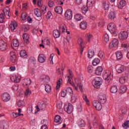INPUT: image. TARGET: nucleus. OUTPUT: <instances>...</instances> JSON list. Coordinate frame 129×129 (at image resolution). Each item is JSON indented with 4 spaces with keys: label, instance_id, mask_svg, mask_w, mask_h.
<instances>
[{
    "label": "nucleus",
    "instance_id": "nucleus-38",
    "mask_svg": "<svg viewBox=\"0 0 129 129\" xmlns=\"http://www.w3.org/2000/svg\"><path fill=\"white\" fill-rule=\"evenodd\" d=\"M66 92L68 94H73V90L71 87H68L65 90Z\"/></svg>",
    "mask_w": 129,
    "mask_h": 129
},
{
    "label": "nucleus",
    "instance_id": "nucleus-61",
    "mask_svg": "<svg viewBox=\"0 0 129 129\" xmlns=\"http://www.w3.org/2000/svg\"><path fill=\"white\" fill-rule=\"evenodd\" d=\"M87 37H88V42H90V40L91 39H92V35L90 33L87 34Z\"/></svg>",
    "mask_w": 129,
    "mask_h": 129
},
{
    "label": "nucleus",
    "instance_id": "nucleus-62",
    "mask_svg": "<svg viewBox=\"0 0 129 129\" xmlns=\"http://www.w3.org/2000/svg\"><path fill=\"white\" fill-rule=\"evenodd\" d=\"M52 16V13H51V12L48 11L47 12V15H46V19L47 20H49V19H50V18H51V16Z\"/></svg>",
    "mask_w": 129,
    "mask_h": 129
},
{
    "label": "nucleus",
    "instance_id": "nucleus-29",
    "mask_svg": "<svg viewBox=\"0 0 129 129\" xmlns=\"http://www.w3.org/2000/svg\"><path fill=\"white\" fill-rule=\"evenodd\" d=\"M125 6V1L121 0L118 5L119 9H122Z\"/></svg>",
    "mask_w": 129,
    "mask_h": 129
},
{
    "label": "nucleus",
    "instance_id": "nucleus-39",
    "mask_svg": "<svg viewBox=\"0 0 129 129\" xmlns=\"http://www.w3.org/2000/svg\"><path fill=\"white\" fill-rule=\"evenodd\" d=\"M99 62H100V60L98 58H96L93 60L92 64L94 66H96L97 64H99Z\"/></svg>",
    "mask_w": 129,
    "mask_h": 129
},
{
    "label": "nucleus",
    "instance_id": "nucleus-48",
    "mask_svg": "<svg viewBox=\"0 0 129 129\" xmlns=\"http://www.w3.org/2000/svg\"><path fill=\"white\" fill-rule=\"evenodd\" d=\"M104 40L106 43H107V42H108V41H109V36H108V34H105L104 36Z\"/></svg>",
    "mask_w": 129,
    "mask_h": 129
},
{
    "label": "nucleus",
    "instance_id": "nucleus-31",
    "mask_svg": "<svg viewBox=\"0 0 129 129\" xmlns=\"http://www.w3.org/2000/svg\"><path fill=\"white\" fill-rule=\"evenodd\" d=\"M116 56L117 60H120V59L122 58V54L121 53V51H117L116 52Z\"/></svg>",
    "mask_w": 129,
    "mask_h": 129
},
{
    "label": "nucleus",
    "instance_id": "nucleus-44",
    "mask_svg": "<svg viewBox=\"0 0 129 129\" xmlns=\"http://www.w3.org/2000/svg\"><path fill=\"white\" fill-rule=\"evenodd\" d=\"M13 46L14 47H19V46H20V43L18 39H14L13 40Z\"/></svg>",
    "mask_w": 129,
    "mask_h": 129
},
{
    "label": "nucleus",
    "instance_id": "nucleus-14",
    "mask_svg": "<svg viewBox=\"0 0 129 129\" xmlns=\"http://www.w3.org/2000/svg\"><path fill=\"white\" fill-rule=\"evenodd\" d=\"M64 110L67 113H71L73 111V106L71 104H69L68 106L64 107Z\"/></svg>",
    "mask_w": 129,
    "mask_h": 129
},
{
    "label": "nucleus",
    "instance_id": "nucleus-6",
    "mask_svg": "<svg viewBox=\"0 0 129 129\" xmlns=\"http://www.w3.org/2000/svg\"><path fill=\"white\" fill-rule=\"evenodd\" d=\"M118 46V40L114 39L110 43L109 47L110 48H116Z\"/></svg>",
    "mask_w": 129,
    "mask_h": 129
},
{
    "label": "nucleus",
    "instance_id": "nucleus-34",
    "mask_svg": "<svg viewBox=\"0 0 129 129\" xmlns=\"http://www.w3.org/2000/svg\"><path fill=\"white\" fill-rule=\"evenodd\" d=\"M75 19L77 22H78L79 21H81V20L83 19V17H82L81 14H76L75 16Z\"/></svg>",
    "mask_w": 129,
    "mask_h": 129
},
{
    "label": "nucleus",
    "instance_id": "nucleus-15",
    "mask_svg": "<svg viewBox=\"0 0 129 129\" xmlns=\"http://www.w3.org/2000/svg\"><path fill=\"white\" fill-rule=\"evenodd\" d=\"M116 70L117 73H122L124 71V67L120 64L116 66Z\"/></svg>",
    "mask_w": 129,
    "mask_h": 129
},
{
    "label": "nucleus",
    "instance_id": "nucleus-17",
    "mask_svg": "<svg viewBox=\"0 0 129 129\" xmlns=\"http://www.w3.org/2000/svg\"><path fill=\"white\" fill-rule=\"evenodd\" d=\"M18 27V24L16 21H12L9 25V28L11 29L12 32L16 30V28Z\"/></svg>",
    "mask_w": 129,
    "mask_h": 129
},
{
    "label": "nucleus",
    "instance_id": "nucleus-60",
    "mask_svg": "<svg viewBox=\"0 0 129 129\" xmlns=\"http://www.w3.org/2000/svg\"><path fill=\"white\" fill-rule=\"evenodd\" d=\"M0 127L1 129L5 128V121H0Z\"/></svg>",
    "mask_w": 129,
    "mask_h": 129
},
{
    "label": "nucleus",
    "instance_id": "nucleus-8",
    "mask_svg": "<svg viewBox=\"0 0 129 129\" xmlns=\"http://www.w3.org/2000/svg\"><path fill=\"white\" fill-rule=\"evenodd\" d=\"M8 49V44L4 40L0 41V50L6 51Z\"/></svg>",
    "mask_w": 129,
    "mask_h": 129
},
{
    "label": "nucleus",
    "instance_id": "nucleus-26",
    "mask_svg": "<svg viewBox=\"0 0 129 129\" xmlns=\"http://www.w3.org/2000/svg\"><path fill=\"white\" fill-rule=\"evenodd\" d=\"M34 14L35 16L38 17V18L42 16V13H41V10L38 9H34Z\"/></svg>",
    "mask_w": 129,
    "mask_h": 129
},
{
    "label": "nucleus",
    "instance_id": "nucleus-10",
    "mask_svg": "<svg viewBox=\"0 0 129 129\" xmlns=\"http://www.w3.org/2000/svg\"><path fill=\"white\" fill-rule=\"evenodd\" d=\"M10 61L12 63H17V55L14 52H10Z\"/></svg>",
    "mask_w": 129,
    "mask_h": 129
},
{
    "label": "nucleus",
    "instance_id": "nucleus-12",
    "mask_svg": "<svg viewBox=\"0 0 129 129\" xmlns=\"http://www.w3.org/2000/svg\"><path fill=\"white\" fill-rule=\"evenodd\" d=\"M78 43L80 46V53L81 54H82V53H83V50H84V48H83V46H84V44H83V39L82 38H79L78 40Z\"/></svg>",
    "mask_w": 129,
    "mask_h": 129
},
{
    "label": "nucleus",
    "instance_id": "nucleus-18",
    "mask_svg": "<svg viewBox=\"0 0 129 129\" xmlns=\"http://www.w3.org/2000/svg\"><path fill=\"white\" fill-rule=\"evenodd\" d=\"M11 80L15 83H19L21 81V77L15 76L11 78Z\"/></svg>",
    "mask_w": 129,
    "mask_h": 129
},
{
    "label": "nucleus",
    "instance_id": "nucleus-49",
    "mask_svg": "<svg viewBox=\"0 0 129 129\" xmlns=\"http://www.w3.org/2000/svg\"><path fill=\"white\" fill-rule=\"evenodd\" d=\"M83 98L84 100H85V101H86L87 104L88 105H89V100H88V99H87V96H86V95H83Z\"/></svg>",
    "mask_w": 129,
    "mask_h": 129
},
{
    "label": "nucleus",
    "instance_id": "nucleus-46",
    "mask_svg": "<svg viewBox=\"0 0 129 129\" xmlns=\"http://www.w3.org/2000/svg\"><path fill=\"white\" fill-rule=\"evenodd\" d=\"M126 80V79H125V77H122L120 78L119 82L121 83V84H124V83H125Z\"/></svg>",
    "mask_w": 129,
    "mask_h": 129
},
{
    "label": "nucleus",
    "instance_id": "nucleus-30",
    "mask_svg": "<svg viewBox=\"0 0 129 129\" xmlns=\"http://www.w3.org/2000/svg\"><path fill=\"white\" fill-rule=\"evenodd\" d=\"M20 54L22 58H27L28 57V54H27V52H26L25 50H21Z\"/></svg>",
    "mask_w": 129,
    "mask_h": 129
},
{
    "label": "nucleus",
    "instance_id": "nucleus-21",
    "mask_svg": "<svg viewBox=\"0 0 129 129\" xmlns=\"http://www.w3.org/2000/svg\"><path fill=\"white\" fill-rule=\"evenodd\" d=\"M53 35L55 39L59 38L60 36V31L57 29L53 30Z\"/></svg>",
    "mask_w": 129,
    "mask_h": 129
},
{
    "label": "nucleus",
    "instance_id": "nucleus-59",
    "mask_svg": "<svg viewBox=\"0 0 129 129\" xmlns=\"http://www.w3.org/2000/svg\"><path fill=\"white\" fill-rule=\"evenodd\" d=\"M77 99V97H76V96H72L71 102H72V103H74L76 102Z\"/></svg>",
    "mask_w": 129,
    "mask_h": 129
},
{
    "label": "nucleus",
    "instance_id": "nucleus-57",
    "mask_svg": "<svg viewBox=\"0 0 129 129\" xmlns=\"http://www.w3.org/2000/svg\"><path fill=\"white\" fill-rule=\"evenodd\" d=\"M13 115L14 117L16 118V117H18V116H21V115H24V114L18 113H13Z\"/></svg>",
    "mask_w": 129,
    "mask_h": 129
},
{
    "label": "nucleus",
    "instance_id": "nucleus-4",
    "mask_svg": "<svg viewBox=\"0 0 129 129\" xmlns=\"http://www.w3.org/2000/svg\"><path fill=\"white\" fill-rule=\"evenodd\" d=\"M68 71H69L70 76L68 77V83H70L71 85H72L73 86L75 87V85L74 84V83H73V80H72V78H73V76H72V74H73V73L70 70H69Z\"/></svg>",
    "mask_w": 129,
    "mask_h": 129
},
{
    "label": "nucleus",
    "instance_id": "nucleus-54",
    "mask_svg": "<svg viewBox=\"0 0 129 129\" xmlns=\"http://www.w3.org/2000/svg\"><path fill=\"white\" fill-rule=\"evenodd\" d=\"M98 56L101 58V59H104V53L100 52L98 53Z\"/></svg>",
    "mask_w": 129,
    "mask_h": 129
},
{
    "label": "nucleus",
    "instance_id": "nucleus-47",
    "mask_svg": "<svg viewBox=\"0 0 129 129\" xmlns=\"http://www.w3.org/2000/svg\"><path fill=\"white\" fill-rule=\"evenodd\" d=\"M121 47L122 48H124L127 51L129 50V44H125V43H122Z\"/></svg>",
    "mask_w": 129,
    "mask_h": 129
},
{
    "label": "nucleus",
    "instance_id": "nucleus-40",
    "mask_svg": "<svg viewBox=\"0 0 129 129\" xmlns=\"http://www.w3.org/2000/svg\"><path fill=\"white\" fill-rule=\"evenodd\" d=\"M126 90H127V88L125 86L120 87V93H124V92H126Z\"/></svg>",
    "mask_w": 129,
    "mask_h": 129
},
{
    "label": "nucleus",
    "instance_id": "nucleus-25",
    "mask_svg": "<svg viewBox=\"0 0 129 129\" xmlns=\"http://www.w3.org/2000/svg\"><path fill=\"white\" fill-rule=\"evenodd\" d=\"M80 27L82 30H85L87 28V22L83 21L80 23Z\"/></svg>",
    "mask_w": 129,
    "mask_h": 129
},
{
    "label": "nucleus",
    "instance_id": "nucleus-5",
    "mask_svg": "<svg viewBox=\"0 0 129 129\" xmlns=\"http://www.w3.org/2000/svg\"><path fill=\"white\" fill-rule=\"evenodd\" d=\"M128 37V33L126 31L121 32L119 34V39L120 40H126Z\"/></svg>",
    "mask_w": 129,
    "mask_h": 129
},
{
    "label": "nucleus",
    "instance_id": "nucleus-53",
    "mask_svg": "<svg viewBox=\"0 0 129 129\" xmlns=\"http://www.w3.org/2000/svg\"><path fill=\"white\" fill-rule=\"evenodd\" d=\"M5 22V17H4V14L1 13L0 14V23H4Z\"/></svg>",
    "mask_w": 129,
    "mask_h": 129
},
{
    "label": "nucleus",
    "instance_id": "nucleus-11",
    "mask_svg": "<svg viewBox=\"0 0 129 129\" xmlns=\"http://www.w3.org/2000/svg\"><path fill=\"white\" fill-rule=\"evenodd\" d=\"M98 102L102 103V104H104V103H105V102H106L105 95L103 94L99 95L98 96Z\"/></svg>",
    "mask_w": 129,
    "mask_h": 129
},
{
    "label": "nucleus",
    "instance_id": "nucleus-63",
    "mask_svg": "<svg viewBox=\"0 0 129 129\" xmlns=\"http://www.w3.org/2000/svg\"><path fill=\"white\" fill-rule=\"evenodd\" d=\"M53 5H54V2L50 0L49 1L48 3V5L50 7V8H52Z\"/></svg>",
    "mask_w": 129,
    "mask_h": 129
},
{
    "label": "nucleus",
    "instance_id": "nucleus-64",
    "mask_svg": "<svg viewBox=\"0 0 129 129\" xmlns=\"http://www.w3.org/2000/svg\"><path fill=\"white\" fill-rule=\"evenodd\" d=\"M123 127H124L125 126H129V121H126L122 124Z\"/></svg>",
    "mask_w": 129,
    "mask_h": 129
},
{
    "label": "nucleus",
    "instance_id": "nucleus-55",
    "mask_svg": "<svg viewBox=\"0 0 129 129\" xmlns=\"http://www.w3.org/2000/svg\"><path fill=\"white\" fill-rule=\"evenodd\" d=\"M10 8L9 7H6V8H5L3 10V13L4 14V15H6V13L8 12V13H10Z\"/></svg>",
    "mask_w": 129,
    "mask_h": 129
},
{
    "label": "nucleus",
    "instance_id": "nucleus-22",
    "mask_svg": "<svg viewBox=\"0 0 129 129\" xmlns=\"http://www.w3.org/2000/svg\"><path fill=\"white\" fill-rule=\"evenodd\" d=\"M54 11L57 14H61L63 12V9H62V7L61 6H57L54 8Z\"/></svg>",
    "mask_w": 129,
    "mask_h": 129
},
{
    "label": "nucleus",
    "instance_id": "nucleus-41",
    "mask_svg": "<svg viewBox=\"0 0 129 129\" xmlns=\"http://www.w3.org/2000/svg\"><path fill=\"white\" fill-rule=\"evenodd\" d=\"M61 81H62L61 79H59L56 84V86L55 87V89L56 90H58V89H59L61 86Z\"/></svg>",
    "mask_w": 129,
    "mask_h": 129
},
{
    "label": "nucleus",
    "instance_id": "nucleus-3",
    "mask_svg": "<svg viewBox=\"0 0 129 129\" xmlns=\"http://www.w3.org/2000/svg\"><path fill=\"white\" fill-rule=\"evenodd\" d=\"M101 103L97 100H94L93 102V105L95 107L97 110H101L102 108V106L101 105Z\"/></svg>",
    "mask_w": 129,
    "mask_h": 129
},
{
    "label": "nucleus",
    "instance_id": "nucleus-50",
    "mask_svg": "<svg viewBox=\"0 0 129 129\" xmlns=\"http://www.w3.org/2000/svg\"><path fill=\"white\" fill-rule=\"evenodd\" d=\"M27 18V13H23L21 15V19H22V21H26Z\"/></svg>",
    "mask_w": 129,
    "mask_h": 129
},
{
    "label": "nucleus",
    "instance_id": "nucleus-36",
    "mask_svg": "<svg viewBox=\"0 0 129 129\" xmlns=\"http://www.w3.org/2000/svg\"><path fill=\"white\" fill-rule=\"evenodd\" d=\"M78 124L79 127H83L85 125V121L82 119L78 122Z\"/></svg>",
    "mask_w": 129,
    "mask_h": 129
},
{
    "label": "nucleus",
    "instance_id": "nucleus-19",
    "mask_svg": "<svg viewBox=\"0 0 129 129\" xmlns=\"http://www.w3.org/2000/svg\"><path fill=\"white\" fill-rule=\"evenodd\" d=\"M102 71H103V69L102 67H98L96 69V72L95 73V74L96 75H101V73H102Z\"/></svg>",
    "mask_w": 129,
    "mask_h": 129
},
{
    "label": "nucleus",
    "instance_id": "nucleus-16",
    "mask_svg": "<svg viewBox=\"0 0 129 129\" xmlns=\"http://www.w3.org/2000/svg\"><path fill=\"white\" fill-rule=\"evenodd\" d=\"M40 79L42 81H43V82H45V83H48L50 82V78H49V76L45 75L41 76L40 77Z\"/></svg>",
    "mask_w": 129,
    "mask_h": 129
},
{
    "label": "nucleus",
    "instance_id": "nucleus-33",
    "mask_svg": "<svg viewBox=\"0 0 129 129\" xmlns=\"http://www.w3.org/2000/svg\"><path fill=\"white\" fill-rule=\"evenodd\" d=\"M110 91L111 93H116L117 92V87L116 86H112L111 87Z\"/></svg>",
    "mask_w": 129,
    "mask_h": 129
},
{
    "label": "nucleus",
    "instance_id": "nucleus-23",
    "mask_svg": "<svg viewBox=\"0 0 129 129\" xmlns=\"http://www.w3.org/2000/svg\"><path fill=\"white\" fill-rule=\"evenodd\" d=\"M115 18H116L115 12L112 11L110 12L109 14V19H110V20H114Z\"/></svg>",
    "mask_w": 129,
    "mask_h": 129
},
{
    "label": "nucleus",
    "instance_id": "nucleus-1",
    "mask_svg": "<svg viewBox=\"0 0 129 129\" xmlns=\"http://www.w3.org/2000/svg\"><path fill=\"white\" fill-rule=\"evenodd\" d=\"M94 87L98 89L100 87V86L102 84V79L100 77H97L95 79V82L94 83Z\"/></svg>",
    "mask_w": 129,
    "mask_h": 129
},
{
    "label": "nucleus",
    "instance_id": "nucleus-58",
    "mask_svg": "<svg viewBox=\"0 0 129 129\" xmlns=\"http://www.w3.org/2000/svg\"><path fill=\"white\" fill-rule=\"evenodd\" d=\"M17 105L19 107H21V106H24V102L23 101L20 100L17 102Z\"/></svg>",
    "mask_w": 129,
    "mask_h": 129
},
{
    "label": "nucleus",
    "instance_id": "nucleus-35",
    "mask_svg": "<svg viewBox=\"0 0 129 129\" xmlns=\"http://www.w3.org/2000/svg\"><path fill=\"white\" fill-rule=\"evenodd\" d=\"M103 77L105 80L108 81L109 80V77H110V73L107 74L106 72L103 75Z\"/></svg>",
    "mask_w": 129,
    "mask_h": 129
},
{
    "label": "nucleus",
    "instance_id": "nucleus-2",
    "mask_svg": "<svg viewBox=\"0 0 129 129\" xmlns=\"http://www.w3.org/2000/svg\"><path fill=\"white\" fill-rule=\"evenodd\" d=\"M108 30H109L111 33H113L114 34H116V25H115L114 23L109 24L108 26Z\"/></svg>",
    "mask_w": 129,
    "mask_h": 129
},
{
    "label": "nucleus",
    "instance_id": "nucleus-13",
    "mask_svg": "<svg viewBox=\"0 0 129 129\" xmlns=\"http://www.w3.org/2000/svg\"><path fill=\"white\" fill-rule=\"evenodd\" d=\"M78 43L80 46V53L81 54H82V53H83V50H84V48H83V46H84V44H83V39L82 38H79L78 40Z\"/></svg>",
    "mask_w": 129,
    "mask_h": 129
},
{
    "label": "nucleus",
    "instance_id": "nucleus-43",
    "mask_svg": "<svg viewBox=\"0 0 129 129\" xmlns=\"http://www.w3.org/2000/svg\"><path fill=\"white\" fill-rule=\"evenodd\" d=\"M45 87V91L47 92V93H50V92H51V86L49 85H46Z\"/></svg>",
    "mask_w": 129,
    "mask_h": 129
},
{
    "label": "nucleus",
    "instance_id": "nucleus-42",
    "mask_svg": "<svg viewBox=\"0 0 129 129\" xmlns=\"http://www.w3.org/2000/svg\"><path fill=\"white\" fill-rule=\"evenodd\" d=\"M88 11V8L87 7L83 6L82 8V12L84 15H85L87 11Z\"/></svg>",
    "mask_w": 129,
    "mask_h": 129
},
{
    "label": "nucleus",
    "instance_id": "nucleus-37",
    "mask_svg": "<svg viewBox=\"0 0 129 129\" xmlns=\"http://www.w3.org/2000/svg\"><path fill=\"white\" fill-rule=\"evenodd\" d=\"M104 10H108L109 9V2H104L103 3Z\"/></svg>",
    "mask_w": 129,
    "mask_h": 129
},
{
    "label": "nucleus",
    "instance_id": "nucleus-20",
    "mask_svg": "<svg viewBox=\"0 0 129 129\" xmlns=\"http://www.w3.org/2000/svg\"><path fill=\"white\" fill-rule=\"evenodd\" d=\"M45 55L43 54H40L38 56V60L40 63H44L45 62Z\"/></svg>",
    "mask_w": 129,
    "mask_h": 129
},
{
    "label": "nucleus",
    "instance_id": "nucleus-51",
    "mask_svg": "<svg viewBox=\"0 0 129 129\" xmlns=\"http://www.w3.org/2000/svg\"><path fill=\"white\" fill-rule=\"evenodd\" d=\"M41 12H42V13L45 14V13H46V12H47V7L46 6H45L44 5L42 6L41 8Z\"/></svg>",
    "mask_w": 129,
    "mask_h": 129
},
{
    "label": "nucleus",
    "instance_id": "nucleus-7",
    "mask_svg": "<svg viewBox=\"0 0 129 129\" xmlns=\"http://www.w3.org/2000/svg\"><path fill=\"white\" fill-rule=\"evenodd\" d=\"M2 99L4 101V102H7L11 99V97L10 94L8 93H4L3 95L1 96Z\"/></svg>",
    "mask_w": 129,
    "mask_h": 129
},
{
    "label": "nucleus",
    "instance_id": "nucleus-56",
    "mask_svg": "<svg viewBox=\"0 0 129 129\" xmlns=\"http://www.w3.org/2000/svg\"><path fill=\"white\" fill-rule=\"evenodd\" d=\"M31 94H32V92L30 90V89L28 88L25 93V95H31Z\"/></svg>",
    "mask_w": 129,
    "mask_h": 129
},
{
    "label": "nucleus",
    "instance_id": "nucleus-27",
    "mask_svg": "<svg viewBox=\"0 0 129 129\" xmlns=\"http://www.w3.org/2000/svg\"><path fill=\"white\" fill-rule=\"evenodd\" d=\"M94 56V50L90 49L88 51V57L91 59Z\"/></svg>",
    "mask_w": 129,
    "mask_h": 129
},
{
    "label": "nucleus",
    "instance_id": "nucleus-28",
    "mask_svg": "<svg viewBox=\"0 0 129 129\" xmlns=\"http://www.w3.org/2000/svg\"><path fill=\"white\" fill-rule=\"evenodd\" d=\"M31 83H32V81H31V79H24V84H23V85L29 86V85H31Z\"/></svg>",
    "mask_w": 129,
    "mask_h": 129
},
{
    "label": "nucleus",
    "instance_id": "nucleus-24",
    "mask_svg": "<svg viewBox=\"0 0 129 129\" xmlns=\"http://www.w3.org/2000/svg\"><path fill=\"white\" fill-rule=\"evenodd\" d=\"M23 40L24 42L26 43V44H29V34H28L27 33H24L23 34Z\"/></svg>",
    "mask_w": 129,
    "mask_h": 129
},
{
    "label": "nucleus",
    "instance_id": "nucleus-9",
    "mask_svg": "<svg viewBox=\"0 0 129 129\" xmlns=\"http://www.w3.org/2000/svg\"><path fill=\"white\" fill-rule=\"evenodd\" d=\"M73 14V12H72V10H67L64 16L67 19H68L69 21L71 20L72 19V15Z\"/></svg>",
    "mask_w": 129,
    "mask_h": 129
},
{
    "label": "nucleus",
    "instance_id": "nucleus-32",
    "mask_svg": "<svg viewBox=\"0 0 129 129\" xmlns=\"http://www.w3.org/2000/svg\"><path fill=\"white\" fill-rule=\"evenodd\" d=\"M95 4V0H88L87 6L88 7H92Z\"/></svg>",
    "mask_w": 129,
    "mask_h": 129
},
{
    "label": "nucleus",
    "instance_id": "nucleus-52",
    "mask_svg": "<svg viewBox=\"0 0 129 129\" xmlns=\"http://www.w3.org/2000/svg\"><path fill=\"white\" fill-rule=\"evenodd\" d=\"M88 71L89 73H92L93 72V67L92 66L89 65L88 67Z\"/></svg>",
    "mask_w": 129,
    "mask_h": 129
},
{
    "label": "nucleus",
    "instance_id": "nucleus-45",
    "mask_svg": "<svg viewBox=\"0 0 129 129\" xmlns=\"http://www.w3.org/2000/svg\"><path fill=\"white\" fill-rule=\"evenodd\" d=\"M54 121L56 123L60 122L61 121V116L57 115L54 118Z\"/></svg>",
    "mask_w": 129,
    "mask_h": 129
}]
</instances>
